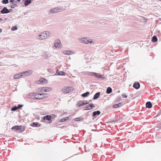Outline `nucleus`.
Here are the masks:
<instances>
[{"mask_svg":"<svg viewBox=\"0 0 161 161\" xmlns=\"http://www.w3.org/2000/svg\"><path fill=\"white\" fill-rule=\"evenodd\" d=\"M11 129L15 132L21 133L24 131L25 127L23 125H15L13 126Z\"/></svg>","mask_w":161,"mask_h":161,"instance_id":"1","label":"nucleus"},{"mask_svg":"<svg viewBox=\"0 0 161 161\" xmlns=\"http://www.w3.org/2000/svg\"><path fill=\"white\" fill-rule=\"evenodd\" d=\"M50 33L48 31H45L41 33L38 36L39 39H44L48 37Z\"/></svg>","mask_w":161,"mask_h":161,"instance_id":"2","label":"nucleus"},{"mask_svg":"<svg viewBox=\"0 0 161 161\" xmlns=\"http://www.w3.org/2000/svg\"><path fill=\"white\" fill-rule=\"evenodd\" d=\"M29 96L32 99H42V98L41 97H37L36 92H31L29 93Z\"/></svg>","mask_w":161,"mask_h":161,"instance_id":"3","label":"nucleus"},{"mask_svg":"<svg viewBox=\"0 0 161 161\" xmlns=\"http://www.w3.org/2000/svg\"><path fill=\"white\" fill-rule=\"evenodd\" d=\"M73 88L71 86L64 87L62 90V92L65 94L69 93L73 90Z\"/></svg>","mask_w":161,"mask_h":161,"instance_id":"4","label":"nucleus"},{"mask_svg":"<svg viewBox=\"0 0 161 161\" xmlns=\"http://www.w3.org/2000/svg\"><path fill=\"white\" fill-rule=\"evenodd\" d=\"M88 103L89 102H88L87 101L80 100L78 101V103L76 104V107L77 108H79Z\"/></svg>","mask_w":161,"mask_h":161,"instance_id":"5","label":"nucleus"},{"mask_svg":"<svg viewBox=\"0 0 161 161\" xmlns=\"http://www.w3.org/2000/svg\"><path fill=\"white\" fill-rule=\"evenodd\" d=\"M80 41L82 43L85 44L91 43L92 42V40L90 39L89 40L87 38H82L80 39Z\"/></svg>","mask_w":161,"mask_h":161,"instance_id":"6","label":"nucleus"},{"mask_svg":"<svg viewBox=\"0 0 161 161\" xmlns=\"http://www.w3.org/2000/svg\"><path fill=\"white\" fill-rule=\"evenodd\" d=\"M42 121L44 122H46L45 120H47L48 121H51L52 119V116L50 115H45L42 118Z\"/></svg>","mask_w":161,"mask_h":161,"instance_id":"7","label":"nucleus"},{"mask_svg":"<svg viewBox=\"0 0 161 161\" xmlns=\"http://www.w3.org/2000/svg\"><path fill=\"white\" fill-rule=\"evenodd\" d=\"M95 107V106L93 104L90 103L88 105H87L85 108H86L85 109V110H89L92 109Z\"/></svg>","mask_w":161,"mask_h":161,"instance_id":"8","label":"nucleus"},{"mask_svg":"<svg viewBox=\"0 0 161 161\" xmlns=\"http://www.w3.org/2000/svg\"><path fill=\"white\" fill-rule=\"evenodd\" d=\"M59 70H57V72L53 75H65V73L63 71H59Z\"/></svg>","mask_w":161,"mask_h":161,"instance_id":"9","label":"nucleus"},{"mask_svg":"<svg viewBox=\"0 0 161 161\" xmlns=\"http://www.w3.org/2000/svg\"><path fill=\"white\" fill-rule=\"evenodd\" d=\"M0 12L2 14H8L10 12L9 10L7 9V7H4L3 9L1 10Z\"/></svg>","mask_w":161,"mask_h":161,"instance_id":"10","label":"nucleus"},{"mask_svg":"<svg viewBox=\"0 0 161 161\" xmlns=\"http://www.w3.org/2000/svg\"><path fill=\"white\" fill-rule=\"evenodd\" d=\"M37 97H41L42 98V99H44V98L47 97L48 96L47 94L46 93H37Z\"/></svg>","mask_w":161,"mask_h":161,"instance_id":"11","label":"nucleus"},{"mask_svg":"<svg viewBox=\"0 0 161 161\" xmlns=\"http://www.w3.org/2000/svg\"><path fill=\"white\" fill-rule=\"evenodd\" d=\"M61 43L59 40L58 39L55 41L54 44L55 47L56 48H59L61 46Z\"/></svg>","mask_w":161,"mask_h":161,"instance_id":"12","label":"nucleus"},{"mask_svg":"<svg viewBox=\"0 0 161 161\" xmlns=\"http://www.w3.org/2000/svg\"><path fill=\"white\" fill-rule=\"evenodd\" d=\"M140 84L138 82H135L133 84V87L136 89H138L140 87Z\"/></svg>","mask_w":161,"mask_h":161,"instance_id":"13","label":"nucleus"},{"mask_svg":"<svg viewBox=\"0 0 161 161\" xmlns=\"http://www.w3.org/2000/svg\"><path fill=\"white\" fill-rule=\"evenodd\" d=\"M31 73V70H28L21 73V74L23 75L24 77L29 75Z\"/></svg>","mask_w":161,"mask_h":161,"instance_id":"14","label":"nucleus"},{"mask_svg":"<svg viewBox=\"0 0 161 161\" xmlns=\"http://www.w3.org/2000/svg\"><path fill=\"white\" fill-rule=\"evenodd\" d=\"M100 114L101 112L99 110L95 111L93 112L92 116L93 117H96V115H99Z\"/></svg>","mask_w":161,"mask_h":161,"instance_id":"15","label":"nucleus"},{"mask_svg":"<svg viewBox=\"0 0 161 161\" xmlns=\"http://www.w3.org/2000/svg\"><path fill=\"white\" fill-rule=\"evenodd\" d=\"M25 6H27L31 3V0H23Z\"/></svg>","mask_w":161,"mask_h":161,"instance_id":"16","label":"nucleus"},{"mask_svg":"<svg viewBox=\"0 0 161 161\" xmlns=\"http://www.w3.org/2000/svg\"><path fill=\"white\" fill-rule=\"evenodd\" d=\"M100 92H99L96 93L94 95L92 99L93 100H95L97 99L100 97Z\"/></svg>","mask_w":161,"mask_h":161,"instance_id":"17","label":"nucleus"},{"mask_svg":"<svg viewBox=\"0 0 161 161\" xmlns=\"http://www.w3.org/2000/svg\"><path fill=\"white\" fill-rule=\"evenodd\" d=\"M146 106L147 108H150L152 107L153 105L150 102H147L146 103Z\"/></svg>","mask_w":161,"mask_h":161,"instance_id":"18","label":"nucleus"},{"mask_svg":"<svg viewBox=\"0 0 161 161\" xmlns=\"http://www.w3.org/2000/svg\"><path fill=\"white\" fill-rule=\"evenodd\" d=\"M123 103H120L117 104H115L113 105V108H117L118 107H119L123 105Z\"/></svg>","mask_w":161,"mask_h":161,"instance_id":"19","label":"nucleus"},{"mask_svg":"<svg viewBox=\"0 0 161 161\" xmlns=\"http://www.w3.org/2000/svg\"><path fill=\"white\" fill-rule=\"evenodd\" d=\"M31 125L32 127H39L41 126L42 125L39 124L38 122H33Z\"/></svg>","mask_w":161,"mask_h":161,"instance_id":"20","label":"nucleus"},{"mask_svg":"<svg viewBox=\"0 0 161 161\" xmlns=\"http://www.w3.org/2000/svg\"><path fill=\"white\" fill-rule=\"evenodd\" d=\"M63 53L65 55H69L72 54L73 53V51H72L66 50L64 51L63 52Z\"/></svg>","mask_w":161,"mask_h":161,"instance_id":"21","label":"nucleus"},{"mask_svg":"<svg viewBox=\"0 0 161 161\" xmlns=\"http://www.w3.org/2000/svg\"><path fill=\"white\" fill-rule=\"evenodd\" d=\"M43 92H49L52 90V88L51 87H43Z\"/></svg>","mask_w":161,"mask_h":161,"instance_id":"22","label":"nucleus"},{"mask_svg":"<svg viewBox=\"0 0 161 161\" xmlns=\"http://www.w3.org/2000/svg\"><path fill=\"white\" fill-rule=\"evenodd\" d=\"M57 8H56L51 9L50 10L49 12L50 13L54 14L58 12Z\"/></svg>","mask_w":161,"mask_h":161,"instance_id":"23","label":"nucleus"},{"mask_svg":"<svg viewBox=\"0 0 161 161\" xmlns=\"http://www.w3.org/2000/svg\"><path fill=\"white\" fill-rule=\"evenodd\" d=\"M75 120L76 121H80L82 122H84V119L82 117L75 118Z\"/></svg>","mask_w":161,"mask_h":161,"instance_id":"24","label":"nucleus"},{"mask_svg":"<svg viewBox=\"0 0 161 161\" xmlns=\"http://www.w3.org/2000/svg\"><path fill=\"white\" fill-rule=\"evenodd\" d=\"M93 72H86L84 73V75L86 76L91 75L93 76Z\"/></svg>","mask_w":161,"mask_h":161,"instance_id":"25","label":"nucleus"},{"mask_svg":"<svg viewBox=\"0 0 161 161\" xmlns=\"http://www.w3.org/2000/svg\"><path fill=\"white\" fill-rule=\"evenodd\" d=\"M112 88L110 87H108L106 90V93L109 94L112 92Z\"/></svg>","mask_w":161,"mask_h":161,"instance_id":"26","label":"nucleus"},{"mask_svg":"<svg viewBox=\"0 0 161 161\" xmlns=\"http://www.w3.org/2000/svg\"><path fill=\"white\" fill-rule=\"evenodd\" d=\"M158 41V39L157 37L155 36L154 35L153 36L152 39V41L153 42H155Z\"/></svg>","mask_w":161,"mask_h":161,"instance_id":"27","label":"nucleus"},{"mask_svg":"<svg viewBox=\"0 0 161 161\" xmlns=\"http://www.w3.org/2000/svg\"><path fill=\"white\" fill-rule=\"evenodd\" d=\"M90 94V92H86L85 93L82 94L81 96L83 97H86Z\"/></svg>","mask_w":161,"mask_h":161,"instance_id":"28","label":"nucleus"},{"mask_svg":"<svg viewBox=\"0 0 161 161\" xmlns=\"http://www.w3.org/2000/svg\"><path fill=\"white\" fill-rule=\"evenodd\" d=\"M68 118V117H64V118L63 119H60L59 121V122H65L66 120H68V119H67Z\"/></svg>","mask_w":161,"mask_h":161,"instance_id":"29","label":"nucleus"},{"mask_svg":"<svg viewBox=\"0 0 161 161\" xmlns=\"http://www.w3.org/2000/svg\"><path fill=\"white\" fill-rule=\"evenodd\" d=\"M100 75H99V74L95 73V72H93V76H95L96 78H97V79H99V76Z\"/></svg>","mask_w":161,"mask_h":161,"instance_id":"30","label":"nucleus"},{"mask_svg":"<svg viewBox=\"0 0 161 161\" xmlns=\"http://www.w3.org/2000/svg\"><path fill=\"white\" fill-rule=\"evenodd\" d=\"M47 70L49 72L52 74H53L55 73L53 69L49 68Z\"/></svg>","mask_w":161,"mask_h":161,"instance_id":"31","label":"nucleus"},{"mask_svg":"<svg viewBox=\"0 0 161 161\" xmlns=\"http://www.w3.org/2000/svg\"><path fill=\"white\" fill-rule=\"evenodd\" d=\"M57 8L58 10V12H59L61 11H62L64 9L63 7H58L56 8Z\"/></svg>","mask_w":161,"mask_h":161,"instance_id":"32","label":"nucleus"},{"mask_svg":"<svg viewBox=\"0 0 161 161\" xmlns=\"http://www.w3.org/2000/svg\"><path fill=\"white\" fill-rule=\"evenodd\" d=\"M18 109L17 107L16 106H14L13 107L11 108V110L12 111H15Z\"/></svg>","mask_w":161,"mask_h":161,"instance_id":"33","label":"nucleus"},{"mask_svg":"<svg viewBox=\"0 0 161 161\" xmlns=\"http://www.w3.org/2000/svg\"><path fill=\"white\" fill-rule=\"evenodd\" d=\"M8 0H2V3L4 4H8Z\"/></svg>","mask_w":161,"mask_h":161,"instance_id":"34","label":"nucleus"},{"mask_svg":"<svg viewBox=\"0 0 161 161\" xmlns=\"http://www.w3.org/2000/svg\"><path fill=\"white\" fill-rule=\"evenodd\" d=\"M18 29V28L16 26H13L12 27L11 30L12 31H14L17 30Z\"/></svg>","mask_w":161,"mask_h":161,"instance_id":"35","label":"nucleus"},{"mask_svg":"<svg viewBox=\"0 0 161 161\" xmlns=\"http://www.w3.org/2000/svg\"><path fill=\"white\" fill-rule=\"evenodd\" d=\"M106 78V77H104L103 75H100L99 76V79H101L102 80H103Z\"/></svg>","mask_w":161,"mask_h":161,"instance_id":"36","label":"nucleus"},{"mask_svg":"<svg viewBox=\"0 0 161 161\" xmlns=\"http://www.w3.org/2000/svg\"><path fill=\"white\" fill-rule=\"evenodd\" d=\"M45 80L46 81L47 80L44 78H41L40 79L39 81H40V82L42 83Z\"/></svg>","mask_w":161,"mask_h":161,"instance_id":"37","label":"nucleus"},{"mask_svg":"<svg viewBox=\"0 0 161 161\" xmlns=\"http://www.w3.org/2000/svg\"><path fill=\"white\" fill-rule=\"evenodd\" d=\"M52 120H54V119L57 117V116L55 114H53L52 115Z\"/></svg>","mask_w":161,"mask_h":161,"instance_id":"38","label":"nucleus"},{"mask_svg":"<svg viewBox=\"0 0 161 161\" xmlns=\"http://www.w3.org/2000/svg\"><path fill=\"white\" fill-rule=\"evenodd\" d=\"M14 79H18L19 78V76L18 75V74H16L14 76Z\"/></svg>","mask_w":161,"mask_h":161,"instance_id":"39","label":"nucleus"},{"mask_svg":"<svg viewBox=\"0 0 161 161\" xmlns=\"http://www.w3.org/2000/svg\"><path fill=\"white\" fill-rule=\"evenodd\" d=\"M23 105H22V104H18V107H17L18 109H20L21 108L23 107Z\"/></svg>","mask_w":161,"mask_h":161,"instance_id":"40","label":"nucleus"},{"mask_svg":"<svg viewBox=\"0 0 161 161\" xmlns=\"http://www.w3.org/2000/svg\"><path fill=\"white\" fill-rule=\"evenodd\" d=\"M18 75L19 76V78L24 77L23 75L21 74V73L18 74Z\"/></svg>","mask_w":161,"mask_h":161,"instance_id":"41","label":"nucleus"},{"mask_svg":"<svg viewBox=\"0 0 161 161\" xmlns=\"http://www.w3.org/2000/svg\"><path fill=\"white\" fill-rule=\"evenodd\" d=\"M161 114V111L160 110H159V112H158L156 115L155 116V117H157L159 116Z\"/></svg>","mask_w":161,"mask_h":161,"instance_id":"42","label":"nucleus"},{"mask_svg":"<svg viewBox=\"0 0 161 161\" xmlns=\"http://www.w3.org/2000/svg\"><path fill=\"white\" fill-rule=\"evenodd\" d=\"M38 90L39 91H40V92H43V87H40L38 88Z\"/></svg>","mask_w":161,"mask_h":161,"instance_id":"43","label":"nucleus"},{"mask_svg":"<svg viewBox=\"0 0 161 161\" xmlns=\"http://www.w3.org/2000/svg\"><path fill=\"white\" fill-rule=\"evenodd\" d=\"M17 2L15 1L13 3V4L15 6V7H18V5H17Z\"/></svg>","mask_w":161,"mask_h":161,"instance_id":"44","label":"nucleus"},{"mask_svg":"<svg viewBox=\"0 0 161 161\" xmlns=\"http://www.w3.org/2000/svg\"><path fill=\"white\" fill-rule=\"evenodd\" d=\"M122 96L124 98H126L127 97V96L125 93H123L122 94Z\"/></svg>","mask_w":161,"mask_h":161,"instance_id":"45","label":"nucleus"},{"mask_svg":"<svg viewBox=\"0 0 161 161\" xmlns=\"http://www.w3.org/2000/svg\"><path fill=\"white\" fill-rule=\"evenodd\" d=\"M67 117L68 118L67 119H68V120H69L70 119H71L72 118V115H70L68 117Z\"/></svg>","mask_w":161,"mask_h":161,"instance_id":"46","label":"nucleus"},{"mask_svg":"<svg viewBox=\"0 0 161 161\" xmlns=\"http://www.w3.org/2000/svg\"><path fill=\"white\" fill-rule=\"evenodd\" d=\"M14 0H9V2L12 3V4L14 2Z\"/></svg>","mask_w":161,"mask_h":161,"instance_id":"47","label":"nucleus"},{"mask_svg":"<svg viewBox=\"0 0 161 161\" xmlns=\"http://www.w3.org/2000/svg\"><path fill=\"white\" fill-rule=\"evenodd\" d=\"M10 7L12 8H14L15 7V6L13 4V5H11Z\"/></svg>","mask_w":161,"mask_h":161,"instance_id":"48","label":"nucleus"},{"mask_svg":"<svg viewBox=\"0 0 161 161\" xmlns=\"http://www.w3.org/2000/svg\"><path fill=\"white\" fill-rule=\"evenodd\" d=\"M48 121L47 122V124H50L52 122V121Z\"/></svg>","mask_w":161,"mask_h":161,"instance_id":"49","label":"nucleus"},{"mask_svg":"<svg viewBox=\"0 0 161 161\" xmlns=\"http://www.w3.org/2000/svg\"><path fill=\"white\" fill-rule=\"evenodd\" d=\"M44 58L45 59H47V58H48V57L47 56H45V57H44Z\"/></svg>","mask_w":161,"mask_h":161,"instance_id":"50","label":"nucleus"},{"mask_svg":"<svg viewBox=\"0 0 161 161\" xmlns=\"http://www.w3.org/2000/svg\"><path fill=\"white\" fill-rule=\"evenodd\" d=\"M9 10V11H10V12L12 11L13 10V9H8Z\"/></svg>","mask_w":161,"mask_h":161,"instance_id":"51","label":"nucleus"},{"mask_svg":"<svg viewBox=\"0 0 161 161\" xmlns=\"http://www.w3.org/2000/svg\"><path fill=\"white\" fill-rule=\"evenodd\" d=\"M2 31V30L1 28H0V33Z\"/></svg>","mask_w":161,"mask_h":161,"instance_id":"52","label":"nucleus"},{"mask_svg":"<svg viewBox=\"0 0 161 161\" xmlns=\"http://www.w3.org/2000/svg\"><path fill=\"white\" fill-rule=\"evenodd\" d=\"M92 100L91 99V100H89V102H89H89H92Z\"/></svg>","mask_w":161,"mask_h":161,"instance_id":"53","label":"nucleus"},{"mask_svg":"<svg viewBox=\"0 0 161 161\" xmlns=\"http://www.w3.org/2000/svg\"><path fill=\"white\" fill-rule=\"evenodd\" d=\"M3 20V19H1V18H0V20L2 21V20Z\"/></svg>","mask_w":161,"mask_h":161,"instance_id":"54","label":"nucleus"},{"mask_svg":"<svg viewBox=\"0 0 161 161\" xmlns=\"http://www.w3.org/2000/svg\"><path fill=\"white\" fill-rule=\"evenodd\" d=\"M21 0H17V1L18 2H19Z\"/></svg>","mask_w":161,"mask_h":161,"instance_id":"55","label":"nucleus"},{"mask_svg":"<svg viewBox=\"0 0 161 161\" xmlns=\"http://www.w3.org/2000/svg\"><path fill=\"white\" fill-rule=\"evenodd\" d=\"M1 54V52L0 51V54Z\"/></svg>","mask_w":161,"mask_h":161,"instance_id":"56","label":"nucleus"}]
</instances>
